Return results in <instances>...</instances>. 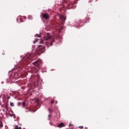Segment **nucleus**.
I'll return each instance as SVG.
<instances>
[{
  "mask_svg": "<svg viewBox=\"0 0 129 129\" xmlns=\"http://www.w3.org/2000/svg\"><path fill=\"white\" fill-rule=\"evenodd\" d=\"M25 106H26V103L23 102V107H25Z\"/></svg>",
  "mask_w": 129,
  "mask_h": 129,
  "instance_id": "16",
  "label": "nucleus"
},
{
  "mask_svg": "<svg viewBox=\"0 0 129 129\" xmlns=\"http://www.w3.org/2000/svg\"><path fill=\"white\" fill-rule=\"evenodd\" d=\"M55 39L52 36L50 35V34L46 33L44 35L43 40H42L40 42V44H45L47 48H49L50 46H53V43H54Z\"/></svg>",
  "mask_w": 129,
  "mask_h": 129,
  "instance_id": "1",
  "label": "nucleus"
},
{
  "mask_svg": "<svg viewBox=\"0 0 129 129\" xmlns=\"http://www.w3.org/2000/svg\"><path fill=\"white\" fill-rule=\"evenodd\" d=\"M71 125H72V124L70 123L69 126H71Z\"/></svg>",
  "mask_w": 129,
  "mask_h": 129,
  "instance_id": "21",
  "label": "nucleus"
},
{
  "mask_svg": "<svg viewBox=\"0 0 129 129\" xmlns=\"http://www.w3.org/2000/svg\"><path fill=\"white\" fill-rule=\"evenodd\" d=\"M45 51H46L45 46H42L41 45L38 46V52L39 54H42V53H44Z\"/></svg>",
  "mask_w": 129,
  "mask_h": 129,
  "instance_id": "2",
  "label": "nucleus"
},
{
  "mask_svg": "<svg viewBox=\"0 0 129 129\" xmlns=\"http://www.w3.org/2000/svg\"><path fill=\"white\" fill-rule=\"evenodd\" d=\"M49 111L51 112V110L50 109H49Z\"/></svg>",
  "mask_w": 129,
  "mask_h": 129,
  "instance_id": "22",
  "label": "nucleus"
},
{
  "mask_svg": "<svg viewBox=\"0 0 129 129\" xmlns=\"http://www.w3.org/2000/svg\"><path fill=\"white\" fill-rule=\"evenodd\" d=\"M34 69V68L32 69V70H33Z\"/></svg>",
  "mask_w": 129,
  "mask_h": 129,
  "instance_id": "23",
  "label": "nucleus"
},
{
  "mask_svg": "<svg viewBox=\"0 0 129 129\" xmlns=\"http://www.w3.org/2000/svg\"><path fill=\"white\" fill-rule=\"evenodd\" d=\"M42 17L44 18V19H45V20L49 19V14L47 13H44L42 14Z\"/></svg>",
  "mask_w": 129,
  "mask_h": 129,
  "instance_id": "5",
  "label": "nucleus"
},
{
  "mask_svg": "<svg viewBox=\"0 0 129 129\" xmlns=\"http://www.w3.org/2000/svg\"><path fill=\"white\" fill-rule=\"evenodd\" d=\"M59 19L60 20V21H61L62 23H65V21L66 20V17L62 16V15H60L59 16Z\"/></svg>",
  "mask_w": 129,
  "mask_h": 129,
  "instance_id": "6",
  "label": "nucleus"
},
{
  "mask_svg": "<svg viewBox=\"0 0 129 129\" xmlns=\"http://www.w3.org/2000/svg\"><path fill=\"white\" fill-rule=\"evenodd\" d=\"M57 127H59V128L64 127H65V124H64V123L61 122L60 123L57 124Z\"/></svg>",
  "mask_w": 129,
  "mask_h": 129,
  "instance_id": "7",
  "label": "nucleus"
},
{
  "mask_svg": "<svg viewBox=\"0 0 129 129\" xmlns=\"http://www.w3.org/2000/svg\"><path fill=\"white\" fill-rule=\"evenodd\" d=\"M54 100H51V104L54 103Z\"/></svg>",
  "mask_w": 129,
  "mask_h": 129,
  "instance_id": "20",
  "label": "nucleus"
},
{
  "mask_svg": "<svg viewBox=\"0 0 129 129\" xmlns=\"http://www.w3.org/2000/svg\"><path fill=\"white\" fill-rule=\"evenodd\" d=\"M26 63H28V62L29 63H30V62H31V57L29 56V57H27V58L26 59Z\"/></svg>",
  "mask_w": 129,
  "mask_h": 129,
  "instance_id": "8",
  "label": "nucleus"
},
{
  "mask_svg": "<svg viewBox=\"0 0 129 129\" xmlns=\"http://www.w3.org/2000/svg\"><path fill=\"white\" fill-rule=\"evenodd\" d=\"M79 128H84L83 126H79Z\"/></svg>",
  "mask_w": 129,
  "mask_h": 129,
  "instance_id": "18",
  "label": "nucleus"
},
{
  "mask_svg": "<svg viewBox=\"0 0 129 129\" xmlns=\"http://www.w3.org/2000/svg\"><path fill=\"white\" fill-rule=\"evenodd\" d=\"M29 20H33V17L31 16H28Z\"/></svg>",
  "mask_w": 129,
  "mask_h": 129,
  "instance_id": "11",
  "label": "nucleus"
},
{
  "mask_svg": "<svg viewBox=\"0 0 129 129\" xmlns=\"http://www.w3.org/2000/svg\"><path fill=\"white\" fill-rule=\"evenodd\" d=\"M35 37H37L38 38H40V37H41V35H39V34H36L35 35Z\"/></svg>",
  "mask_w": 129,
  "mask_h": 129,
  "instance_id": "13",
  "label": "nucleus"
},
{
  "mask_svg": "<svg viewBox=\"0 0 129 129\" xmlns=\"http://www.w3.org/2000/svg\"><path fill=\"white\" fill-rule=\"evenodd\" d=\"M9 115L10 116H11V117H13V116H14V114H11V113H9Z\"/></svg>",
  "mask_w": 129,
  "mask_h": 129,
  "instance_id": "17",
  "label": "nucleus"
},
{
  "mask_svg": "<svg viewBox=\"0 0 129 129\" xmlns=\"http://www.w3.org/2000/svg\"><path fill=\"white\" fill-rule=\"evenodd\" d=\"M8 99H11V96H9L7 97Z\"/></svg>",
  "mask_w": 129,
  "mask_h": 129,
  "instance_id": "19",
  "label": "nucleus"
},
{
  "mask_svg": "<svg viewBox=\"0 0 129 129\" xmlns=\"http://www.w3.org/2000/svg\"><path fill=\"white\" fill-rule=\"evenodd\" d=\"M32 73H34V72H32Z\"/></svg>",
  "mask_w": 129,
  "mask_h": 129,
  "instance_id": "24",
  "label": "nucleus"
},
{
  "mask_svg": "<svg viewBox=\"0 0 129 129\" xmlns=\"http://www.w3.org/2000/svg\"><path fill=\"white\" fill-rule=\"evenodd\" d=\"M48 119H50L51 117H52V116L51 115V114H49L48 116Z\"/></svg>",
  "mask_w": 129,
  "mask_h": 129,
  "instance_id": "14",
  "label": "nucleus"
},
{
  "mask_svg": "<svg viewBox=\"0 0 129 129\" xmlns=\"http://www.w3.org/2000/svg\"><path fill=\"white\" fill-rule=\"evenodd\" d=\"M67 8L69 10H70V9H72V8H73V3L72 1H70L68 3Z\"/></svg>",
  "mask_w": 129,
  "mask_h": 129,
  "instance_id": "4",
  "label": "nucleus"
},
{
  "mask_svg": "<svg viewBox=\"0 0 129 129\" xmlns=\"http://www.w3.org/2000/svg\"><path fill=\"white\" fill-rule=\"evenodd\" d=\"M41 62H42V60H41V59H38L35 62H33L32 64L34 65V66H36V67H39V65L41 64Z\"/></svg>",
  "mask_w": 129,
  "mask_h": 129,
  "instance_id": "3",
  "label": "nucleus"
},
{
  "mask_svg": "<svg viewBox=\"0 0 129 129\" xmlns=\"http://www.w3.org/2000/svg\"><path fill=\"white\" fill-rule=\"evenodd\" d=\"M38 42V39H36L35 40L33 41V44H36Z\"/></svg>",
  "mask_w": 129,
  "mask_h": 129,
  "instance_id": "12",
  "label": "nucleus"
},
{
  "mask_svg": "<svg viewBox=\"0 0 129 129\" xmlns=\"http://www.w3.org/2000/svg\"><path fill=\"white\" fill-rule=\"evenodd\" d=\"M15 129H22V127H19L18 125H16L15 127Z\"/></svg>",
  "mask_w": 129,
  "mask_h": 129,
  "instance_id": "9",
  "label": "nucleus"
},
{
  "mask_svg": "<svg viewBox=\"0 0 129 129\" xmlns=\"http://www.w3.org/2000/svg\"><path fill=\"white\" fill-rule=\"evenodd\" d=\"M4 126V125L3 124V122L2 121H0V127H3Z\"/></svg>",
  "mask_w": 129,
  "mask_h": 129,
  "instance_id": "10",
  "label": "nucleus"
},
{
  "mask_svg": "<svg viewBox=\"0 0 129 129\" xmlns=\"http://www.w3.org/2000/svg\"><path fill=\"white\" fill-rule=\"evenodd\" d=\"M14 103H13V102L10 103L11 106H14Z\"/></svg>",
  "mask_w": 129,
  "mask_h": 129,
  "instance_id": "15",
  "label": "nucleus"
}]
</instances>
